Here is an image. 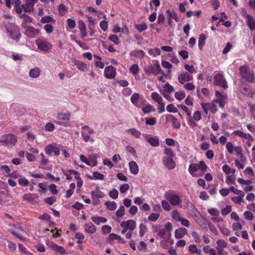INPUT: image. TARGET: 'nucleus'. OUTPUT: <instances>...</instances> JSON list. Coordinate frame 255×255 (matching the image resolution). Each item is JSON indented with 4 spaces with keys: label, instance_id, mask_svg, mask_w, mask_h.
<instances>
[{
    "label": "nucleus",
    "instance_id": "f257e3e1",
    "mask_svg": "<svg viewBox=\"0 0 255 255\" xmlns=\"http://www.w3.org/2000/svg\"><path fill=\"white\" fill-rule=\"evenodd\" d=\"M143 71L145 75L148 76H150L151 74L157 75L159 73H161L163 75H164V73L162 70L160 65L157 61H156L154 66L150 65L144 67Z\"/></svg>",
    "mask_w": 255,
    "mask_h": 255
},
{
    "label": "nucleus",
    "instance_id": "f03ea898",
    "mask_svg": "<svg viewBox=\"0 0 255 255\" xmlns=\"http://www.w3.org/2000/svg\"><path fill=\"white\" fill-rule=\"evenodd\" d=\"M240 72L243 80L249 82H253L254 81L255 78L254 74L248 66L246 65L241 66Z\"/></svg>",
    "mask_w": 255,
    "mask_h": 255
},
{
    "label": "nucleus",
    "instance_id": "7ed1b4c3",
    "mask_svg": "<svg viewBox=\"0 0 255 255\" xmlns=\"http://www.w3.org/2000/svg\"><path fill=\"white\" fill-rule=\"evenodd\" d=\"M0 142L7 146H14L16 142V138L13 134H8L1 136L0 138Z\"/></svg>",
    "mask_w": 255,
    "mask_h": 255
},
{
    "label": "nucleus",
    "instance_id": "20e7f679",
    "mask_svg": "<svg viewBox=\"0 0 255 255\" xmlns=\"http://www.w3.org/2000/svg\"><path fill=\"white\" fill-rule=\"evenodd\" d=\"M214 84L217 86H219L224 89L228 87L227 82L226 81L224 76L221 74H217L215 75L214 77Z\"/></svg>",
    "mask_w": 255,
    "mask_h": 255
},
{
    "label": "nucleus",
    "instance_id": "39448f33",
    "mask_svg": "<svg viewBox=\"0 0 255 255\" xmlns=\"http://www.w3.org/2000/svg\"><path fill=\"white\" fill-rule=\"evenodd\" d=\"M240 92L246 96L252 97L254 94V91L248 85H242L240 87Z\"/></svg>",
    "mask_w": 255,
    "mask_h": 255
},
{
    "label": "nucleus",
    "instance_id": "423d86ee",
    "mask_svg": "<svg viewBox=\"0 0 255 255\" xmlns=\"http://www.w3.org/2000/svg\"><path fill=\"white\" fill-rule=\"evenodd\" d=\"M5 27L9 37L14 40L16 39L15 29L16 27L14 24L8 23L5 24Z\"/></svg>",
    "mask_w": 255,
    "mask_h": 255
},
{
    "label": "nucleus",
    "instance_id": "0eeeda50",
    "mask_svg": "<svg viewBox=\"0 0 255 255\" xmlns=\"http://www.w3.org/2000/svg\"><path fill=\"white\" fill-rule=\"evenodd\" d=\"M36 43L38 46V48L43 51H46L50 49L52 45L51 44L46 41H42L41 40H37Z\"/></svg>",
    "mask_w": 255,
    "mask_h": 255
},
{
    "label": "nucleus",
    "instance_id": "6e6552de",
    "mask_svg": "<svg viewBox=\"0 0 255 255\" xmlns=\"http://www.w3.org/2000/svg\"><path fill=\"white\" fill-rule=\"evenodd\" d=\"M163 164L168 169H173L175 167L176 163L172 157H164L162 159Z\"/></svg>",
    "mask_w": 255,
    "mask_h": 255
},
{
    "label": "nucleus",
    "instance_id": "1a4fd4ad",
    "mask_svg": "<svg viewBox=\"0 0 255 255\" xmlns=\"http://www.w3.org/2000/svg\"><path fill=\"white\" fill-rule=\"evenodd\" d=\"M116 75V69L113 66H108L105 69V77L108 79L115 78Z\"/></svg>",
    "mask_w": 255,
    "mask_h": 255
},
{
    "label": "nucleus",
    "instance_id": "9d476101",
    "mask_svg": "<svg viewBox=\"0 0 255 255\" xmlns=\"http://www.w3.org/2000/svg\"><path fill=\"white\" fill-rule=\"evenodd\" d=\"M22 26L23 28L25 29V34L29 38L35 37L36 34L39 32V29H34L32 27H27L26 26H24L23 24H22Z\"/></svg>",
    "mask_w": 255,
    "mask_h": 255
},
{
    "label": "nucleus",
    "instance_id": "9b49d317",
    "mask_svg": "<svg viewBox=\"0 0 255 255\" xmlns=\"http://www.w3.org/2000/svg\"><path fill=\"white\" fill-rule=\"evenodd\" d=\"M178 79L180 84H184V83L186 81H190L192 80L193 79V77L187 72H184L178 75Z\"/></svg>",
    "mask_w": 255,
    "mask_h": 255
},
{
    "label": "nucleus",
    "instance_id": "f8f14e48",
    "mask_svg": "<svg viewBox=\"0 0 255 255\" xmlns=\"http://www.w3.org/2000/svg\"><path fill=\"white\" fill-rule=\"evenodd\" d=\"M121 226L130 230H133L136 228V222L132 220H128L127 221H124L121 223Z\"/></svg>",
    "mask_w": 255,
    "mask_h": 255
},
{
    "label": "nucleus",
    "instance_id": "ddd939ff",
    "mask_svg": "<svg viewBox=\"0 0 255 255\" xmlns=\"http://www.w3.org/2000/svg\"><path fill=\"white\" fill-rule=\"evenodd\" d=\"M244 16L247 18V24L249 28L251 30H254L255 29V19L254 17L248 13H245Z\"/></svg>",
    "mask_w": 255,
    "mask_h": 255
},
{
    "label": "nucleus",
    "instance_id": "4468645a",
    "mask_svg": "<svg viewBox=\"0 0 255 255\" xmlns=\"http://www.w3.org/2000/svg\"><path fill=\"white\" fill-rule=\"evenodd\" d=\"M166 198L169 200L172 205H178L181 203V200L179 197L175 194L168 195Z\"/></svg>",
    "mask_w": 255,
    "mask_h": 255
},
{
    "label": "nucleus",
    "instance_id": "2eb2a0df",
    "mask_svg": "<svg viewBox=\"0 0 255 255\" xmlns=\"http://www.w3.org/2000/svg\"><path fill=\"white\" fill-rule=\"evenodd\" d=\"M91 195L93 200L96 198H102L105 196V194L99 190V187H96V190L91 192Z\"/></svg>",
    "mask_w": 255,
    "mask_h": 255
},
{
    "label": "nucleus",
    "instance_id": "dca6fc26",
    "mask_svg": "<svg viewBox=\"0 0 255 255\" xmlns=\"http://www.w3.org/2000/svg\"><path fill=\"white\" fill-rule=\"evenodd\" d=\"M84 230L89 234H93L96 232V228L92 223L90 222L84 225Z\"/></svg>",
    "mask_w": 255,
    "mask_h": 255
},
{
    "label": "nucleus",
    "instance_id": "f3484780",
    "mask_svg": "<svg viewBox=\"0 0 255 255\" xmlns=\"http://www.w3.org/2000/svg\"><path fill=\"white\" fill-rule=\"evenodd\" d=\"M50 247L53 251L57 253H59L63 255L66 253V250L63 247L60 246L55 243H52Z\"/></svg>",
    "mask_w": 255,
    "mask_h": 255
},
{
    "label": "nucleus",
    "instance_id": "a211bd4d",
    "mask_svg": "<svg viewBox=\"0 0 255 255\" xmlns=\"http://www.w3.org/2000/svg\"><path fill=\"white\" fill-rule=\"evenodd\" d=\"M187 231L185 228H180L175 231V237L176 239L182 238L186 234Z\"/></svg>",
    "mask_w": 255,
    "mask_h": 255
},
{
    "label": "nucleus",
    "instance_id": "6ab92c4d",
    "mask_svg": "<svg viewBox=\"0 0 255 255\" xmlns=\"http://www.w3.org/2000/svg\"><path fill=\"white\" fill-rule=\"evenodd\" d=\"M129 167L130 171L133 174H137L138 172L139 169L137 163L133 161L129 162Z\"/></svg>",
    "mask_w": 255,
    "mask_h": 255
},
{
    "label": "nucleus",
    "instance_id": "aec40b11",
    "mask_svg": "<svg viewBox=\"0 0 255 255\" xmlns=\"http://www.w3.org/2000/svg\"><path fill=\"white\" fill-rule=\"evenodd\" d=\"M145 52L142 50H134L130 53L131 56H134L137 58H142L145 56Z\"/></svg>",
    "mask_w": 255,
    "mask_h": 255
},
{
    "label": "nucleus",
    "instance_id": "412c9836",
    "mask_svg": "<svg viewBox=\"0 0 255 255\" xmlns=\"http://www.w3.org/2000/svg\"><path fill=\"white\" fill-rule=\"evenodd\" d=\"M114 240H118L119 243H120L122 244H124L125 243V241H124V239L121 238V236L117 235L114 233L110 234L108 237V241Z\"/></svg>",
    "mask_w": 255,
    "mask_h": 255
},
{
    "label": "nucleus",
    "instance_id": "4be33fe9",
    "mask_svg": "<svg viewBox=\"0 0 255 255\" xmlns=\"http://www.w3.org/2000/svg\"><path fill=\"white\" fill-rule=\"evenodd\" d=\"M73 61L79 70L83 71L87 68V65L85 63L76 59L74 60Z\"/></svg>",
    "mask_w": 255,
    "mask_h": 255
},
{
    "label": "nucleus",
    "instance_id": "5701e85b",
    "mask_svg": "<svg viewBox=\"0 0 255 255\" xmlns=\"http://www.w3.org/2000/svg\"><path fill=\"white\" fill-rule=\"evenodd\" d=\"M147 141L152 146L156 147L159 145V139L157 137H151L147 139Z\"/></svg>",
    "mask_w": 255,
    "mask_h": 255
},
{
    "label": "nucleus",
    "instance_id": "b1692460",
    "mask_svg": "<svg viewBox=\"0 0 255 255\" xmlns=\"http://www.w3.org/2000/svg\"><path fill=\"white\" fill-rule=\"evenodd\" d=\"M40 71L38 67H35L29 71V76L32 78H36L39 77Z\"/></svg>",
    "mask_w": 255,
    "mask_h": 255
},
{
    "label": "nucleus",
    "instance_id": "393cba45",
    "mask_svg": "<svg viewBox=\"0 0 255 255\" xmlns=\"http://www.w3.org/2000/svg\"><path fill=\"white\" fill-rule=\"evenodd\" d=\"M92 220L97 225H100V223H106L107 219L102 217L93 216L91 218Z\"/></svg>",
    "mask_w": 255,
    "mask_h": 255
},
{
    "label": "nucleus",
    "instance_id": "a878e982",
    "mask_svg": "<svg viewBox=\"0 0 255 255\" xmlns=\"http://www.w3.org/2000/svg\"><path fill=\"white\" fill-rule=\"evenodd\" d=\"M206 36L204 34H201L199 36L198 40V47L200 50H202L205 44Z\"/></svg>",
    "mask_w": 255,
    "mask_h": 255
},
{
    "label": "nucleus",
    "instance_id": "bb28decb",
    "mask_svg": "<svg viewBox=\"0 0 255 255\" xmlns=\"http://www.w3.org/2000/svg\"><path fill=\"white\" fill-rule=\"evenodd\" d=\"M151 97L153 100L158 103L159 105L162 104V97L156 92H154L151 94Z\"/></svg>",
    "mask_w": 255,
    "mask_h": 255
},
{
    "label": "nucleus",
    "instance_id": "cd10ccee",
    "mask_svg": "<svg viewBox=\"0 0 255 255\" xmlns=\"http://www.w3.org/2000/svg\"><path fill=\"white\" fill-rule=\"evenodd\" d=\"M166 13L168 14V18L170 19H174L176 21H178L179 19L177 16V14L174 11H171L170 9H168L166 11Z\"/></svg>",
    "mask_w": 255,
    "mask_h": 255
},
{
    "label": "nucleus",
    "instance_id": "c85d7f7f",
    "mask_svg": "<svg viewBox=\"0 0 255 255\" xmlns=\"http://www.w3.org/2000/svg\"><path fill=\"white\" fill-rule=\"evenodd\" d=\"M105 204L107 206V208L111 211H114L117 208V204L115 202L107 201Z\"/></svg>",
    "mask_w": 255,
    "mask_h": 255
},
{
    "label": "nucleus",
    "instance_id": "c756f323",
    "mask_svg": "<svg viewBox=\"0 0 255 255\" xmlns=\"http://www.w3.org/2000/svg\"><path fill=\"white\" fill-rule=\"evenodd\" d=\"M58 10L60 15H64L67 11V8L63 4H60L58 7Z\"/></svg>",
    "mask_w": 255,
    "mask_h": 255
},
{
    "label": "nucleus",
    "instance_id": "7c9ffc66",
    "mask_svg": "<svg viewBox=\"0 0 255 255\" xmlns=\"http://www.w3.org/2000/svg\"><path fill=\"white\" fill-rule=\"evenodd\" d=\"M40 22L42 23L55 22V20L50 16H45L41 18Z\"/></svg>",
    "mask_w": 255,
    "mask_h": 255
},
{
    "label": "nucleus",
    "instance_id": "2f4dec72",
    "mask_svg": "<svg viewBox=\"0 0 255 255\" xmlns=\"http://www.w3.org/2000/svg\"><path fill=\"white\" fill-rule=\"evenodd\" d=\"M142 111L144 113L147 114L151 112H154L155 111V109L150 104H147L145 107L142 108Z\"/></svg>",
    "mask_w": 255,
    "mask_h": 255
},
{
    "label": "nucleus",
    "instance_id": "473e14b6",
    "mask_svg": "<svg viewBox=\"0 0 255 255\" xmlns=\"http://www.w3.org/2000/svg\"><path fill=\"white\" fill-rule=\"evenodd\" d=\"M135 27L139 32H141L142 31L145 30L147 28V26L146 24L145 23L135 24Z\"/></svg>",
    "mask_w": 255,
    "mask_h": 255
},
{
    "label": "nucleus",
    "instance_id": "72a5a7b5",
    "mask_svg": "<svg viewBox=\"0 0 255 255\" xmlns=\"http://www.w3.org/2000/svg\"><path fill=\"white\" fill-rule=\"evenodd\" d=\"M230 191L233 192L236 194L239 195L241 197H244L245 196L244 193L242 190L236 189L234 186L230 187Z\"/></svg>",
    "mask_w": 255,
    "mask_h": 255
},
{
    "label": "nucleus",
    "instance_id": "f704fd0d",
    "mask_svg": "<svg viewBox=\"0 0 255 255\" xmlns=\"http://www.w3.org/2000/svg\"><path fill=\"white\" fill-rule=\"evenodd\" d=\"M18 181L19 184L24 187L27 186L29 184L28 180L23 176H20Z\"/></svg>",
    "mask_w": 255,
    "mask_h": 255
},
{
    "label": "nucleus",
    "instance_id": "c9c22d12",
    "mask_svg": "<svg viewBox=\"0 0 255 255\" xmlns=\"http://www.w3.org/2000/svg\"><path fill=\"white\" fill-rule=\"evenodd\" d=\"M128 131L136 138H139L141 135V132L134 128L129 129Z\"/></svg>",
    "mask_w": 255,
    "mask_h": 255
},
{
    "label": "nucleus",
    "instance_id": "e433bc0d",
    "mask_svg": "<svg viewBox=\"0 0 255 255\" xmlns=\"http://www.w3.org/2000/svg\"><path fill=\"white\" fill-rule=\"evenodd\" d=\"M148 52L150 55L153 57H155L156 55H159L160 54V50L158 48H156L154 49H150Z\"/></svg>",
    "mask_w": 255,
    "mask_h": 255
},
{
    "label": "nucleus",
    "instance_id": "4c0bfd02",
    "mask_svg": "<svg viewBox=\"0 0 255 255\" xmlns=\"http://www.w3.org/2000/svg\"><path fill=\"white\" fill-rule=\"evenodd\" d=\"M69 113H59L58 114V119L60 120H68L70 118Z\"/></svg>",
    "mask_w": 255,
    "mask_h": 255
},
{
    "label": "nucleus",
    "instance_id": "58836bf2",
    "mask_svg": "<svg viewBox=\"0 0 255 255\" xmlns=\"http://www.w3.org/2000/svg\"><path fill=\"white\" fill-rule=\"evenodd\" d=\"M199 169V166L198 164L195 163H191L190 164L189 167V172L192 174L193 172L197 171Z\"/></svg>",
    "mask_w": 255,
    "mask_h": 255
},
{
    "label": "nucleus",
    "instance_id": "ea45409f",
    "mask_svg": "<svg viewBox=\"0 0 255 255\" xmlns=\"http://www.w3.org/2000/svg\"><path fill=\"white\" fill-rule=\"evenodd\" d=\"M20 17L23 20V22L22 23V24H24V26H25V23L32 21V18L30 17L28 15L25 13L20 15Z\"/></svg>",
    "mask_w": 255,
    "mask_h": 255
},
{
    "label": "nucleus",
    "instance_id": "a19ab883",
    "mask_svg": "<svg viewBox=\"0 0 255 255\" xmlns=\"http://www.w3.org/2000/svg\"><path fill=\"white\" fill-rule=\"evenodd\" d=\"M139 96L137 93H134L131 97V101L133 104L136 106L138 103Z\"/></svg>",
    "mask_w": 255,
    "mask_h": 255
},
{
    "label": "nucleus",
    "instance_id": "79ce46f5",
    "mask_svg": "<svg viewBox=\"0 0 255 255\" xmlns=\"http://www.w3.org/2000/svg\"><path fill=\"white\" fill-rule=\"evenodd\" d=\"M125 207L123 205L121 206L116 213L117 216L118 217H123L125 215Z\"/></svg>",
    "mask_w": 255,
    "mask_h": 255
},
{
    "label": "nucleus",
    "instance_id": "37998d69",
    "mask_svg": "<svg viewBox=\"0 0 255 255\" xmlns=\"http://www.w3.org/2000/svg\"><path fill=\"white\" fill-rule=\"evenodd\" d=\"M189 251L191 253L193 254H199L201 253V251L198 250L197 248L196 247V245H191L189 246Z\"/></svg>",
    "mask_w": 255,
    "mask_h": 255
},
{
    "label": "nucleus",
    "instance_id": "c03bdc74",
    "mask_svg": "<svg viewBox=\"0 0 255 255\" xmlns=\"http://www.w3.org/2000/svg\"><path fill=\"white\" fill-rule=\"evenodd\" d=\"M147 230V227L144 224H140L139 226V236L142 237L145 234Z\"/></svg>",
    "mask_w": 255,
    "mask_h": 255
},
{
    "label": "nucleus",
    "instance_id": "a18cd8bd",
    "mask_svg": "<svg viewBox=\"0 0 255 255\" xmlns=\"http://www.w3.org/2000/svg\"><path fill=\"white\" fill-rule=\"evenodd\" d=\"M130 72L133 75H136L139 71V67L137 64H133L130 68Z\"/></svg>",
    "mask_w": 255,
    "mask_h": 255
},
{
    "label": "nucleus",
    "instance_id": "49530a36",
    "mask_svg": "<svg viewBox=\"0 0 255 255\" xmlns=\"http://www.w3.org/2000/svg\"><path fill=\"white\" fill-rule=\"evenodd\" d=\"M244 216L246 219L249 221H252L254 219L253 214L252 212L249 211L245 212L244 213Z\"/></svg>",
    "mask_w": 255,
    "mask_h": 255
},
{
    "label": "nucleus",
    "instance_id": "de8ad7c7",
    "mask_svg": "<svg viewBox=\"0 0 255 255\" xmlns=\"http://www.w3.org/2000/svg\"><path fill=\"white\" fill-rule=\"evenodd\" d=\"M185 97V94L184 92H178L175 93V97L177 100L181 101Z\"/></svg>",
    "mask_w": 255,
    "mask_h": 255
},
{
    "label": "nucleus",
    "instance_id": "09e8293b",
    "mask_svg": "<svg viewBox=\"0 0 255 255\" xmlns=\"http://www.w3.org/2000/svg\"><path fill=\"white\" fill-rule=\"evenodd\" d=\"M159 216L160 214L159 213H152L149 215L148 219L149 221L155 222L159 218Z\"/></svg>",
    "mask_w": 255,
    "mask_h": 255
},
{
    "label": "nucleus",
    "instance_id": "8fccbe9b",
    "mask_svg": "<svg viewBox=\"0 0 255 255\" xmlns=\"http://www.w3.org/2000/svg\"><path fill=\"white\" fill-rule=\"evenodd\" d=\"M119 192L116 189H114L109 192V196L113 199H116L118 198Z\"/></svg>",
    "mask_w": 255,
    "mask_h": 255
},
{
    "label": "nucleus",
    "instance_id": "3c124183",
    "mask_svg": "<svg viewBox=\"0 0 255 255\" xmlns=\"http://www.w3.org/2000/svg\"><path fill=\"white\" fill-rule=\"evenodd\" d=\"M22 7L24 9V11L26 12H29L33 10V6H31L29 3L27 2V3L25 5H23Z\"/></svg>",
    "mask_w": 255,
    "mask_h": 255
},
{
    "label": "nucleus",
    "instance_id": "603ef678",
    "mask_svg": "<svg viewBox=\"0 0 255 255\" xmlns=\"http://www.w3.org/2000/svg\"><path fill=\"white\" fill-rule=\"evenodd\" d=\"M231 206L227 205L224 209L221 210V212L222 215L226 216L231 211Z\"/></svg>",
    "mask_w": 255,
    "mask_h": 255
},
{
    "label": "nucleus",
    "instance_id": "864d4df0",
    "mask_svg": "<svg viewBox=\"0 0 255 255\" xmlns=\"http://www.w3.org/2000/svg\"><path fill=\"white\" fill-rule=\"evenodd\" d=\"M129 185L127 183H125V184H122L120 186V190L121 193H125L128 190H129Z\"/></svg>",
    "mask_w": 255,
    "mask_h": 255
},
{
    "label": "nucleus",
    "instance_id": "5fc2aeb1",
    "mask_svg": "<svg viewBox=\"0 0 255 255\" xmlns=\"http://www.w3.org/2000/svg\"><path fill=\"white\" fill-rule=\"evenodd\" d=\"M81 134L85 142H88L89 140L92 143L94 142V139L93 138H90V135L86 132H82Z\"/></svg>",
    "mask_w": 255,
    "mask_h": 255
},
{
    "label": "nucleus",
    "instance_id": "6e6d98bb",
    "mask_svg": "<svg viewBox=\"0 0 255 255\" xmlns=\"http://www.w3.org/2000/svg\"><path fill=\"white\" fill-rule=\"evenodd\" d=\"M102 230L104 234H108L111 232L112 227L109 225H105L102 227Z\"/></svg>",
    "mask_w": 255,
    "mask_h": 255
},
{
    "label": "nucleus",
    "instance_id": "4d7b16f0",
    "mask_svg": "<svg viewBox=\"0 0 255 255\" xmlns=\"http://www.w3.org/2000/svg\"><path fill=\"white\" fill-rule=\"evenodd\" d=\"M161 205L163 209L166 211H169L171 208L170 205L166 200L162 201Z\"/></svg>",
    "mask_w": 255,
    "mask_h": 255
},
{
    "label": "nucleus",
    "instance_id": "13d9d810",
    "mask_svg": "<svg viewBox=\"0 0 255 255\" xmlns=\"http://www.w3.org/2000/svg\"><path fill=\"white\" fill-rule=\"evenodd\" d=\"M164 153L169 156V157H173L174 156V153L172 149L167 148V147H165L164 148Z\"/></svg>",
    "mask_w": 255,
    "mask_h": 255
},
{
    "label": "nucleus",
    "instance_id": "bf43d9fd",
    "mask_svg": "<svg viewBox=\"0 0 255 255\" xmlns=\"http://www.w3.org/2000/svg\"><path fill=\"white\" fill-rule=\"evenodd\" d=\"M201 11L200 10L195 11L189 10L187 12L186 15L188 17H191L193 15H196L198 17H199L200 14H201Z\"/></svg>",
    "mask_w": 255,
    "mask_h": 255
},
{
    "label": "nucleus",
    "instance_id": "052dcab7",
    "mask_svg": "<svg viewBox=\"0 0 255 255\" xmlns=\"http://www.w3.org/2000/svg\"><path fill=\"white\" fill-rule=\"evenodd\" d=\"M166 110L170 113H176L178 112L177 109L174 107L173 104H169L167 106Z\"/></svg>",
    "mask_w": 255,
    "mask_h": 255
},
{
    "label": "nucleus",
    "instance_id": "680f3d73",
    "mask_svg": "<svg viewBox=\"0 0 255 255\" xmlns=\"http://www.w3.org/2000/svg\"><path fill=\"white\" fill-rule=\"evenodd\" d=\"M93 174L94 175V179L103 180L104 179L105 177L104 175L103 174L98 171H94Z\"/></svg>",
    "mask_w": 255,
    "mask_h": 255
},
{
    "label": "nucleus",
    "instance_id": "e2e57ef3",
    "mask_svg": "<svg viewBox=\"0 0 255 255\" xmlns=\"http://www.w3.org/2000/svg\"><path fill=\"white\" fill-rule=\"evenodd\" d=\"M238 181L241 184H242V185H249L252 183V181L251 180H244V179H243L242 178H239L238 179Z\"/></svg>",
    "mask_w": 255,
    "mask_h": 255
},
{
    "label": "nucleus",
    "instance_id": "0e129e2a",
    "mask_svg": "<svg viewBox=\"0 0 255 255\" xmlns=\"http://www.w3.org/2000/svg\"><path fill=\"white\" fill-rule=\"evenodd\" d=\"M172 217L173 219L177 221H179L181 219L179 213L176 210L173 211Z\"/></svg>",
    "mask_w": 255,
    "mask_h": 255
},
{
    "label": "nucleus",
    "instance_id": "69168bd1",
    "mask_svg": "<svg viewBox=\"0 0 255 255\" xmlns=\"http://www.w3.org/2000/svg\"><path fill=\"white\" fill-rule=\"evenodd\" d=\"M164 89L165 91L168 92L169 93H170L174 91L173 87L168 83L164 85Z\"/></svg>",
    "mask_w": 255,
    "mask_h": 255
},
{
    "label": "nucleus",
    "instance_id": "338daca9",
    "mask_svg": "<svg viewBox=\"0 0 255 255\" xmlns=\"http://www.w3.org/2000/svg\"><path fill=\"white\" fill-rule=\"evenodd\" d=\"M67 22L68 26L70 28L73 29L75 27L76 23L74 20L71 18H68L67 20Z\"/></svg>",
    "mask_w": 255,
    "mask_h": 255
},
{
    "label": "nucleus",
    "instance_id": "774afa93",
    "mask_svg": "<svg viewBox=\"0 0 255 255\" xmlns=\"http://www.w3.org/2000/svg\"><path fill=\"white\" fill-rule=\"evenodd\" d=\"M233 230L235 231L241 230L242 229V225L239 222H236L233 224Z\"/></svg>",
    "mask_w": 255,
    "mask_h": 255
}]
</instances>
